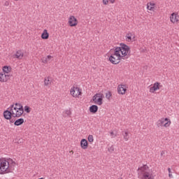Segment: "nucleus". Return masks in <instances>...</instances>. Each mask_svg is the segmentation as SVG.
I'll return each mask as SVG.
<instances>
[{"label": "nucleus", "instance_id": "1a4fd4ad", "mask_svg": "<svg viewBox=\"0 0 179 179\" xmlns=\"http://www.w3.org/2000/svg\"><path fill=\"white\" fill-rule=\"evenodd\" d=\"M69 24L71 27H75V26H78V20L75 16L71 15L69 19Z\"/></svg>", "mask_w": 179, "mask_h": 179}, {"label": "nucleus", "instance_id": "4468645a", "mask_svg": "<svg viewBox=\"0 0 179 179\" xmlns=\"http://www.w3.org/2000/svg\"><path fill=\"white\" fill-rule=\"evenodd\" d=\"M90 113H92V114H96L97 111H99V106L97 105H92L90 107Z\"/></svg>", "mask_w": 179, "mask_h": 179}, {"label": "nucleus", "instance_id": "5701e85b", "mask_svg": "<svg viewBox=\"0 0 179 179\" xmlns=\"http://www.w3.org/2000/svg\"><path fill=\"white\" fill-rule=\"evenodd\" d=\"M24 112H21L18 110H16V113H14V115H12V117H13L14 118H16V117L17 118H19V117H22V115H23Z\"/></svg>", "mask_w": 179, "mask_h": 179}, {"label": "nucleus", "instance_id": "e433bc0d", "mask_svg": "<svg viewBox=\"0 0 179 179\" xmlns=\"http://www.w3.org/2000/svg\"><path fill=\"white\" fill-rule=\"evenodd\" d=\"M128 41H131L132 40V36H126Z\"/></svg>", "mask_w": 179, "mask_h": 179}, {"label": "nucleus", "instance_id": "4be33fe9", "mask_svg": "<svg viewBox=\"0 0 179 179\" xmlns=\"http://www.w3.org/2000/svg\"><path fill=\"white\" fill-rule=\"evenodd\" d=\"M10 71H12V68L9 66H4L3 67V72H4V73H9Z\"/></svg>", "mask_w": 179, "mask_h": 179}, {"label": "nucleus", "instance_id": "a211bd4d", "mask_svg": "<svg viewBox=\"0 0 179 179\" xmlns=\"http://www.w3.org/2000/svg\"><path fill=\"white\" fill-rule=\"evenodd\" d=\"M51 58H52V56L48 55L46 57H43L41 61L43 64H47L48 62H50V61L51 60Z\"/></svg>", "mask_w": 179, "mask_h": 179}, {"label": "nucleus", "instance_id": "2f4dec72", "mask_svg": "<svg viewBox=\"0 0 179 179\" xmlns=\"http://www.w3.org/2000/svg\"><path fill=\"white\" fill-rule=\"evenodd\" d=\"M108 152H110V153H113V152H114V146H110L109 148H108Z\"/></svg>", "mask_w": 179, "mask_h": 179}, {"label": "nucleus", "instance_id": "412c9836", "mask_svg": "<svg viewBox=\"0 0 179 179\" xmlns=\"http://www.w3.org/2000/svg\"><path fill=\"white\" fill-rule=\"evenodd\" d=\"M155 3H147V9L148 10H155Z\"/></svg>", "mask_w": 179, "mask_h": 179}, {"label": "nucleus", "instance_id": "58836bf2", "mask_svg": "<svg viewBox=\"0 0 179 179\" xmlns=\"http://www.w3.org/2000/svg\"><path fill=\"white\" fill-rule=\"evenodd\" d=\"M15 107L19 108V106H22V103H15Z\"/></svg>", "mask_w": 179, "mask_h": 179}, {"label": "nucleus", "instance_id": "f704fd0d", "mask_svg": "<svg viewBox=\"0 0 179 179\" xmlns=\"http://www.w3.org/2000/svg\"><path fill=\"white\" fill-rule=\"evenodd\" d=\"M126 37H132V33L129 32L127 34Z\"/></svg>", "mask_w": 179, "mask_h": 179}, {"label": "nucleus", "instance_id": "7c9ffc66", "mask_svg": "<svg viewBox=\"0 0 179 179\" xmlns=\"http://www.w3.org/2000/svg\"><path fill=\"white\" fill-rule=\"evenodd\" d=\"M5 73V78L6 79V82H8V79H10V75L6 73Z\"/></svg>", "mask_w": 179, "mask_h": 179}, {"label": "nucleus", "instance_id": "dca6fc26", "mask_svg": "<svg viewBox=\"0 0 179 179\" xmlns=\"http://www.w3.org/2000/svg\"><path fill=\"white\" fill-rule=\"evenodd\" d=\"M48 37H50V34H48L47 29H44L43 32L41 34V38L43 40H48Z\"/></svg>", "mask_w": 179, "mask_h": 179}, {"label": "nucleus", "instance_id": "0eeeda50", "mask_svg": "<svg viewBox=\"0 0 179 179\" xmlns=\"http://www.w3.org/2000/svg\"><path fill=\"white\" fill-rule=\"evenodd\" d=\"M70 93L73 97H79V96H82V90L78 87H73L71 89Z\"/></svg>", "mask_w": 179, "mask_h": 179}, {"label": "nucleus", "instance_id": "a878e982", "mask_svg": "<svg viewBox=\"0 0 179 179\" xmlns=\"http://www.w3.org/2000/svg\"><path fill=\"white\" fill-rule=\"evenodd\" d=\"M87 139L90 143H92V142L94 141V138H93V135H89Z\"/></svg>", "mask_w": 179, "mask_h": 179}, {"label": "nucleus", "instance_id": "39448f33", "mask_svg": "<svg viewBox=\"0 0 179 179\" xmlns=\"http://www.w3.org/2000/svg\"><path fill=\"white\" fill-rule=\"evenodd\" d=\"M171 124V121L170 119L162 117L157 122V127L159 128H160V127H165V128H167V127H170Z\"/></svg>", "mask_w": 179, "mask_h": 179}, {"label": "nucleus", "instance_id": "c9c22d12", "mask_svg": "<svg viewBox=\"0 0 179 179\" xmlns=\"http://www.w3.org/2000/svg\"><path fill=\"white\" fill-rule=\"evenodd\" d=\"M103 5H107L108 3V0H103Z\"/></svg>", "mask_w": 179, "mask_h": 179}, {"label": "nucleus", "instance_id": "393cba45", "mask_svg": "<svg viewBox=\"0 0 179 179\" xmlns=\"http://www.w3.org/2000/svg\"><path fill=\"white\" fill-rule=\"evenodd\" d=\"M152 87H154V89H155L156 90H159L160 89V87H162V85H160V83H155Z\"/></svg>", "mask_w": 179, "mask_h": 179}, {"label": "nucleus", "instance_id": "c756f323", "mask_svg": "<svg viewBox=\"0 0 179 179\" xmlns=\"http://www.w3.org/2000/svg\"><path fill=\"white\" fill-rule=\"evenodd\" d=\"M168 171H169V178H173V174L171 173H172L171 172V169L169 168L168 169Z\"/></svg>", "mask_w": 179, "mask_h": 179}, {"label": "nucleus", "instance_id": "f257e3e1", "mask_svg": "<svg viewBox=\"0 0 179 179\" xmlns=\"http://www.w3.org/2000/svg\"><path fill=\"white\" fill-rule=\"evenodd\" d=\"M17 164L11 158H1L0 159V174H9L13 173L15 167Z\"/></svg>", "mask_w": 179, "mask_h": 179}, {"label": "nucleus", "instance_id": "4c0bfd02", "mask_svg": "<svg viewBox=\"0 0 179 179\" xmlns=\"http://www.w3.org/2000/svg\"><path fill=\"white\" fill-rule=\"evenodd\" d=\"M4 6H9V2L8 1H6L4 3Z\"/></svg>", "mask_w": 179, "mask_h": 179}, {"label": "nucleus", "instance_id": "bb28decb", "mask_svg": "<svg viewBox=\"0 0 179 179\" xmlns=\"http://www.w3.org/2000/svg\"><path fill=\"white\" fill-rule=\"evenodd\" d=\"M24 111L27 112L28 114H29V113H30V111H31V110H30V106H25L24 108Z\"/></svg>", "mask_w": 179, "mask_h": 179}, {"label": "nucleus", "instance_id": "a19ab883", "mask_svg": "<svg viewBox=\"0 0 179 179\" xmlns=\"http://www.w3.org/2000/svg\"><path fill=\"white\" fill-rule=\"evenodd\" d=\"M165 153L166 152L164 151H162L161 152V156H164Z\"/></svg>", "mask_w": 179, "mask_h": 179}, {"label": "nucleus", "instance_id": "aec40b11", "mask_svg": "<svg viewBox=\"0 0 179 179\" xmlns=\"http://www.w3.org/2000/svg\"><path fill=\"white\" fill-rule=\"evenodd\" d=\"M51 82H52V80H51V78H50V77L45 78V79H44L45 86H48V85H51Z\"/></svg>", "mask_w": 179, "mask_h": 179}, {"label": "nucleus", "instance_id": "ea45409f", "mask_svg": "<svg viewBox=\"0 0 179 179\" xmlns=\"http://www.w3.org/2000/svg\"><path fill=\"white\" fill-rule=\"evenodd\" d=\"M8 120H10V122L11 124H13V122H15V120H13V119H8Z\"/></svg>", "mask_w": 179, "mask_h": 179}, {"label": "nucleus", "instance_id": "b1692460", "mask_svg": "<svg viewBox=\"0 0 179 179\" xmlns=\"http://www.w3.org/2000/svg\"><path fill=\"white\" fill-rule=\"evenodd\" d=\"M4 73H0V82H6V78H5Z\"/></svg>", "mask_w": 179, "mask_h": 179}, {"label": "nucleus", "instance_id": "7ed1b4c3", "mask_svg": "<svg viewBox=\"0 0 179 179\" xmlns=\"http://www.w3.org/2000/svg\"><path fill=\"white\" fill-rule=\"evenodd\" d=\"M120 50L124 59H128L131 57V48L125 43H120Z\"/></svg>", "mask_w": 179, "mask_h": 179}, {"label": "nucleus", "instance_id": "6e6552de", "mask_svg": "<svg viewBox=\"0 0 179 179\" xmlns=\"http://www.w3.org/2000/svg\"><path fill=\"white\" fill-rule=\"evenodd\" d=\"M120 57H117V58L115 57V55H112L109 57V61L110 62H111V64H113V65H117L118 64V63L121 61Z\"/></svg>", "mask_w": 179, "mask_h": 179}, {"label": "nucleus", "instance_id": "ddd939ff", "mask_svg": "<svg viewBox=\"0 0 179 179\" xmlns=\"http://www.w3.org/2000/svg\"><path fill=\"white\" fill-rule=\"evenodd\" d=\"M80 146L82 149H87L89 146V143H87V140L83 138L80 141Z\"/></svg>", "mask_w": 179, "mask_h": 179}, {"label": "nucleus", "instance_id": "f03ea898", "mask_svg": "<svg viewBox=\"0 0 179 179\" xmlns=\"http://www.w3.org/2000/svg\"><path fill=\"white\" fill-rule=\"evenodd\" d=\"M138 177L140 179H153V176L149 172V166L145 164L141 167L138 168Z\"/></svg>", "mask_w": 179, "mask_h": 179}, {"label": "nucleus", "instance_id": "423d86ee", "mask_svg": "<svg viewBox=\"0 0 179 179\" xmlns=\"http://www.w3.org/2000/svg\"><path fill=\"white\" fill-rule=\"evenodd\" d=\"M103 97H104V95L103 94L97 93L92 97V100L94 104H97L98 106H101V104H103Z\"/></svg>", "mask_w": 179, "mask_h": 179}, {"label": "nucleus", "instance_id": "20e7f679", "mask_svg": "<svg viewBox=\"0 0 179 179\" xmlns=\"http://www.w3.org/2000/svg\"><path fill=\"white\" fill-rule=\"evenodd\" d=\"M17 110V106H15V105H11L10 107L8 108L6 110L3 112V117L6 120H10L13 115H15V112Z\"/></svg>", "mask_w": 179, "mask_h": 179}, {"label": "nucleus", "instance_id": "2eb2a0df", "mask_svg": "<svg viewBox=\"0 0 179 179\" xmlns=\"http://www.w3.org/2000/svg\"><path fill=\"white\" fill-rule=\"evenodd\" d=\"M23 55L24 54L23 52H22V50H17L14 57L17 59H22L23 58Z\"/></svg>", "mask_w": 179, "mask_h": 179}, {"label": "nucleus", "instance_id": "f3484780", "mask_svg": "<svg viewBox=\"0 0 179 179\" xmlns=\"http://www.w3.org/2000/svg\"><path fill=\"white\" fill-rule=\"evenodd\" d=\"M23 122H24V119L20 118L14 122V125H15V127H19V126L22 125L23 124Z\"/></svg>", "mask_w": 179, "mask_h": 179}, {"label": "nucleus", "instance_id": "79ce46f5", "mask_svg": "<svg viewBox=\"0 0 179 179\" xmlns=\"http://www.w3.org/2000/svg\"><path fill=\"white\" fill-rule=\"evenodd\" d=\"M110 3H114V2H115V0H110Z\"/></svg>", "mask_w": 179, "mask_h": 179}, {"label": "nucleus", "instance_id": "a18cd8bd", "mask_svg": "<svg viewBox=\"0 0 179 179\" xmlns=\"http://www.w3.org/2000/svg\"><path fill=\"white\" fill-rule=\"evenodd\" d=\"M14 1H19V0H14Z\"/></svg>", "mask_w": 179, "mask_h": 179}, {"label": "nucleus", "instance_id": "9b49d317", "mask_svg": "<svg viewBox=\"0 0 179 179\" xmlns=\"http://www.w3.org/2000/svg\"><path fill=\"white\" fill-rule=\"evenodd\" d=\"M125 92H127V86L125 85H120L117 87L119 94H125Z\"/></svg>", "mask_w": 179, "mask_h": 179}, {"label": "nucleus", "instance_id": "72a5a7b5", "mask_svg": "<svg viewBox=\"0 0 179 179\" xmlns=\"http://www.w3.org/2000/svg\"><path fill=\"white\" fill-rule=\"evenodd\" d=\"M65 114H66L67 115H71L72 114V112H71V110H65Z\"/></svg>", "mask_w": 179, "mask_h": 179}, {"label": "nucleus", "instance_id": "37998d69", "mask_svg": "<svg viewBox=\"0 0 179 179\" xmlns=\"http://www.w3.org/2000/svg\"><path fill=\"white\" fill-rule=\"evenodd\" d=\"M110 135H111V136L114 135V131H111V132H110Z\"/></svg>", "mask_w": 179, "mask_h": 179}, {"label": "nucleus", "instance_id": "c03bdc74", "mask_svg": "<svg viewBox=\"0 0 179 179\" xmlns=\"http://www.w3.org/2000/svg\"><path fill=\"white\" fill-rule=\"evenodd\" d=\"M118 179H123L122 178H119Z\"/></svg>", "mask_w": 179, "mask_h": 179}, {"label": "nucleus", "instance_id": "9d476101", "mask_svg": "<svg viewBox=\"0 0 179 179\" xmlns=\"http://www.w3.org/2000/svg\"><path fill=\"white\" fill-rule=\"evenodd\" d=\"M120 52L122 53L121 48L117 47L115 49L113 55H115V57H118L119 58H120L122 59H124V55H121Z\"/></svg>", "mask_w": 179, "mask_h": 179}, {"label": "nucleus", "instance_id": "473e14b6", "mask_svg": "<svg viewBox=\"0 0 179 179\" xmlns=\"http://www.w3.org/2000/svg\"><path fill=\"white\" fill-rule=\"evenodd\" d=\"M150 93H155L156 92V90L154 87H151L150 88Z\"/></svg>", "mask_w": 179, "mask_h": 179}, {"label": "nucleus", "instance_id": "c85d7f7f", "mask_svg": "<svg viewBox=\"0 0 179 179\" xmlns=\"http://www.w3.org/2000/svg\"><path fill=\"white\" fill-rule=\"evenodd\" d=\"M18 111H21L22 113H24V109H23V106L19 105V107L17 108Z\"/></svg>", "mask_w": 179, "mask_h": 179}, {"label": "nucleus", "instance_id": "6ab92c4d", "mask_svg": "<svg viewBox=\"0 0 179 179\" xmlns=\"http://www.w3.org/2000/svg\"><path fill=\"white\" fill-rule=\"evenodd\" d=\"M122 136H123L124 141H126V142L129 140V131H122Z\"/></svg>", "mask_w": 179, "mask_h": 179}, {"label": "nucleus", "instance_id": "cd10ccee", "mask_svg": "<svg viewBox=\"0 0 179 179\" xmlns=\"http://www.w3.org/2000/svg\"><path fill=\"white\" fill-rule=\"evenodd\" d=\"M110 97H111V92L110 91H108L106 93V98L108 99V100H110Z\"/></svg>", "mask_w": 179, "mask_h": 179}, {"label": "nucleus", "instance_id": "f8f14e48", "mask_svg": "<svg viewBox=\"0 0 179 179\" xmlns=\"http://www.w3.org/2000/svg\"><path fill=\"white\" fill-rule=\"evenodd\" d=\"M170 20L172 23H177L179 20V15L173 13L170 16Z\"/></svg>", "mask_w": 179, "mask_h": 179}]
</instances>
